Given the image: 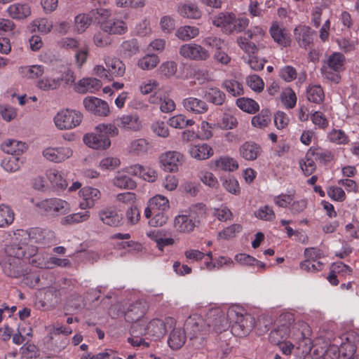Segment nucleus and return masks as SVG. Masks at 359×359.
Masks as SVG:
<instances>
[{
  "mask_svg": "<svg viewBox=\"0 0 359 359\" xmlns=\"http://www.w3.org/2000/svg\"><path fill=\"white\" fill-rule=\"evenodd\" d=\"M249 20L245 18H236L235 14L228 12L219 13L212 19V24L221 27L226 34L241 32L248 26Z\"/></svg>",
  "mask_w": 359,
  "mask_h": 359,
  "instance_id": "obj_1",
  "label": "nucleus"
},
{
  "mask_svg": "<svg viewBox=\"0 0 359 359\" xmlns=\"http://www.w3.org/2000/svg\"><path fill=\"white\" fill-rule=\"evenodd\" d=\"M296 325L293 314L281 315L278 325H276L269 333V341L275 345L286 340L290 332L296 327Z\"/></svg>",
  "mask_w": 359,
  "mask_h": 359,
  "instance_id": "obj_2",
  "label": "nucleus"
},
{
  "mask_svg": "<svg viewBox=\"0 0 359 359\" xmlns=\"http://www.w3.org/2000/svg\"><path fill=\"white\" fill-rule=\"evenodd\" d=\"M264 32L261 27H256L248 30L243 36L238 39V44L241 48L247 53L249 56L255 54L261 46L260 42L263 39Z\"/></svg>",
  "mask_w": 359,
  "mask_h": 359,
  "instance_id": "obj_3",
  "label": "nucleus"
},
{
  "mask_svg": "<svg viewBox=\"0 0 359 359\" xmlns=\"http://www.w3.org/2000/svg\"><path fill=\"white\" fill-rule=\"evenodd\" d=\"M31 202L37 207L41 212L52 215H65L69 211V204L60 198H48L35 202L34 198Z\"/></svg>",
  "mask_w": 359,
  "mask_h": 359,
  "instance_id": "obj_4",
  "label": "nucleus"
},
{
  "mask_svg": "<svg viewBox=\"0 0 359 359\" xmlns=\"http://www.w3.org/2000/svg\"><path fill=\"white\" fill-rule=\"evenodd\" d=\"M110 15V11L102 8L92 10L89 14H79L75 18V30L82 33L90 25L93 20L98 23L100 22V17L107 18Z\"/></svg>",
  "mask_w": 359,
  "mask_h": 359,
  "instance_id": "obj_5",
  "label": "nucleus"
},
{
  "mask_svg": "<svg viewBox=\"0 0 359 359\" xmlns=\"http://www.w3.org/2000/svg\"><path fill=\"white\" fill-rule=\"evenodd\" d=\"M83 118L81 112L65 109L59 111L54 118L55 126L60 130H69L79 126Z\"/></svg>",
  "mask_w": 359,
  "mask_h": 359,
  "instance_id": "obj_6",
  "label": "nucleus"
},
{
  "mask_svg": "<svg viewBox=\"0 0 359 359\" xmlns=\"http://www.w3.org/2000/svg\"><path fill=\"white\" fill-rule=\"evenodd\" d=\"M184 161V156L177 151H168L159 156L160 167L165 172H175Z\"/></svg>",
  "mask_w": 359,
  "mask_h": 359,
  "instance_id": "obj_7",
  "label": "nucleus"
},
{
  "mask_svg": "<svg viewBox=\"0 0 359 359\" xmlns=\"http://www.w3.org/2000/svg\"><path fill=\"white\" fill-rule=\"evenodd\" d=\"M175 325L172 318H166L165 320L154 319L147 325V334L154 337L156 339H161Z\"/></svg>",
  "mask_w": 359,
  "mask_h": 359,
  "instance_id": "obj_8",
  "label": "nucleus"
},
{
  "mask_svg": "<svg viewBox=\"0 0 359 359\" xmlns=\"http://www.w3.org/2000/svg\"><path fill=\"white\" fill-rule=\"evenodd\" d=\"M179 53L186 59L196 61L206 60L210 57L208 51L201 45L196 43L182 45L180 48Z\"/></svg>",
  "mask_w": 359,
  "mask_h": 359,
  "instance_id": "obj_9",
  "label": "nucleus"
},
{
  "mask_svg": "<svg viewBox=\"0 0 359 359\" xmlns=\"http://www.w3.org/2000/svg\"><path fill=\"white\" fill-rule=\"evenodd\" d=\"M83 103L86 109L95 116H107L110 112L107 102L97 97H86Z\"/></svg>",
  "mask_w": 359,
  "mask_h": 359,
  "instance_id": "obj_10",
  "label": "nucleus"
},
{
  "mask_svg": "<svg viewBox=\"0 0 359 359\" xmlns=\"http://www.w3.org/2000/svg\"><path fill=\"white\" fill-rule=\"evenodd\" d=\"M101 29L109 34L114 35H122L128 32V27L124 21L119 19H108L100 17Z\"/></svg>",
  "mask_w": 359,
  "mask_h": 359,
  "instance_id": "obj_11",
  "label": "nucleus"
},
{
  "mask_svg": "<svg viewBox=\"0 0 359 359\" xmlns=\"http://www.w3.org/2000/svg\"><path fill=\"white\" fill-rule=\"evenodd\" d=\"M84 143L94 149H107L111 145V140L107 135L98 131L97 133L86 134L83 136Z\"/></svg>",
  "mask_w": 359,
  "mask_h": 359,
  "instance_id": "obj_12",
  "label": "nucleus"
},
{
  "mask_svg": "<svg viewBox=\"0 0 359 359\" xmlns=\"http://www.w3.org/2000/svg\"><path fill=\"white\" fill-rule=\"evenodd\" d=\"M253 318L249 316L236 314V319L231 327V332L238 337L246 336L252 328Z\"/></svg>",
  "mask_w": 359,
  "mask_h": 359,
  "instance_id": "obj_13",
  "label": "nucleus"
},
{
  "mask_svg": "<svg viewBox=\"0 0 359 359\" xmlns=\"http://www.w3.org/2000/svg\"><path fill=\"white\" fill-rule=\"evenodd\" d=\"M114 123L125 130L137 131L141 128V121L135 114L123 115L114 119Z\"/></svg>",
  "mask_w": 359,
  "mask_h": 359,
  "instance_id": "obj_14",
  "label": "nucleus"
},
{
  "mask_svg": "<svg viewBox=\"0 0 359 359\" xmlns=\"http://www.w3.org/2000/svg\"><path fill=\"white\" fill-rule=\"evenodd\" d=\"M81 196L83 201L80 203V207L82 209L90 208L95 205V203L100 198V191L95 188L84 187L81 191Z\"/></svg>",
  "mask_w": 359,
  "mask_h": 359,
  "instance_id": "obj_15",
  "label": "nucleus"
},
{
  "mask_svg": "<svg viewBox=\"0 0 359 359\" xmlns=\"http://www.w3.org/2000/svg\"><path fill=\"white\" fill-rule=\"evenodd\" d=\"M198 224L194 215H178L175 219V228L179 232L189 233Z\"/></svg>",
  "mask_w": 359,
  "mask_h": 359,
  "instance_id": "obj_16",
  "label": "nucleus"
},
{
  "mask_svg": "<svg viewBox=\"0 0 359 359\" xmlns=\"http://www.w3.org/2000/svg\"><path fill=\"white\" fill-rule=\"evenodd\" d=\"M262 151L260 145L253 142H245L239 148V153L242 158L247 161H254Z\"/></svg>",
  "mask_w": 359,
  "mask_h": 359,
  "instance_id": "obj_17",
  "label": "nucleus"
},
{
  "mask_svg": "<svg viewBox=\"0 0 359 359\" xmlns=\"http://www.w3.org/2000/svg\"><path fill=\"white\" fill-rule=\"evenodd\" d=\"M182 104L186 110L195 114H204L208 109L205 101L194 97L184 99Z\"/></svg>",
  "mask_w": 359,
  "mask_h": 359,
  "instance_id": "obj_18",
  "label": "nucleus"
},
{
  "mask_svg": "<svg viewBox=\"0 0 359 359\" xmlns=\"http://www.w3.org/2000/svg\"><path fill=\"white\" fill-rule=\"evenodd\" d=\"M99 217L104 224L111 226H118L122 224V216L112 208L102 210L99 212Z\"/></svg>",
  "mask_w": 359,
  "mask_h": 359,
  "instance_id": "obj_19",
  "label": "nucleus"
},
{
  "mask_svg": "<svg viewBox=\"0 0 359 359\" xmlns=\"http://www.w3.org/2000/svg\"><path fill=\"white\" fill-rule=\"evenodd\" d=\"M102 87V82L95 78H84L81 79L75 87L76 92L85 94L93 93Z\"/></svg>",
  "mask_w": 359,
  "mask_h": 359,
  "instance_id": "obj_20",
  "label": "nucleus"
},
{
  "mask_svg": "<svg viewBox=\"0 0 359 359\" xmlns=\"http://www.w3.org/2000/svg\"><path fill=\"white\" fill-rule=\"evenodd\" d=\"M270 34L273 40L278 44L287 46L290 43V39L287 30L280 27L277 22L273 23L270 28Z\"/></svg>",
  "mask_w": 359,
  "mask_h": 359,
  "instance_id": "obj_21",
  "label": "nucleus"
},
{
  "mask_svg": "<svg viewBox=\"0 0 359 359\" xmlns=\"http://www.w3.org/2000/svg\"><path fill=\"white\" fill-rule=\"evenodd\" d=\"M203 320L198 316H189L185 321L184 329L191 335L190 338L196 337L203 330Z\"/></svg>",
  "mask_w": 359,
  "mask_h": 359,
  "instance_id": "obj_22",
  "label": "nucleus"
},
{
  "mask_svg": "<svg viewBox=\"0 0 359 359\" xmlns=\"http://www.w3.org/2000/svg\"><path fill=\"white\" fill-rule=\"evenodd\" d=\"M119 54L124 58H130L140 52V45L137 39H131L121 43Z\"/></svg>",
  "mask_w": 359,
  "mask_h": 359,
  "instance_id": "obj_23",
  "label": "nucleus"
},
{
  "mask_svg": "<svg viewBox=\"0 0 359 359\" xmlns=\"http://www.w3.org/2000/svg\"><path fill=\"white\" fill-rule=\"evenodd\" d=\"M109 77L123 76L126 72L125 64L118 58H108L105 61Z\"/></svg>",
  "mask_w": 359,
  "mask_h": 359,
  "instance_id": "obj_24",
  "label": "nucleus"
},
{
  "mask_svg": "<svg viewBox=\"0 0 359 359\" xmlns=\"http://www.w3.org/2000/svg\"><path fill=\"white\" fill-rule=\"evenodd\" d=\"M1 149L8 154L20 155L27 149L25 142L16 140H7L1 145Z\"/></svg>",
  "mask_w": 359,
  "mask_h": 359,
  "instance_id": "obj_25",
  "label": "nucleus"
},
{
  "mask_svg": "<svg viewBox=\"0 0 359 359\" xmlns=\"http://www.w3.org/2000/svg\"><path fill=\"white\" fill-rule=\"evenodd\" d=\"M190 155L197 160H205L213 155V150L207 144L192 145L189 148Z\"/></svg>",
  "mask_w": 359,
  "mask_h": 359,
  "instance_id": "obj_26",
  "label": "nucleus"
},
{
  "mask_svg": "<svg viewBox=\"0 0 359 359\" xmlns=\"http://www.w3.org/2000/svg\"><path fill=\"white\" fill-rule=\"evenodd\" d=\"M205 99L215 105H222L226 100V95L220 89L212 87L206 89L204 93Z\"/></svg>",
  "mask_w": 359,
  "mask_h": 359,
  "instance_id": "obj_27",
  "label": "nucleus"
},
{
  "mask_svg": "<svg viewBox=\"0 0 359 359\" xmlns=\"http://www.w3.org/2000/svg\"><path fill=\"white\" fill-rule=\"evenodd\" d=\"M144 314V308L140 302L131 304L125 313L126 320L129 323L140 321Z\"/></svg>",
  "mask_w": 359,
  "mask_h": 359,
  "instance_id": "obj_28",
  "label": "nucleus"
},
{
  "mask_svg": "<svg viewBox=\"0 0 359 359\" xmlns=\"http://www.w3.org/2000/svg\"><path fill=\"white\" fill-rule=\"evenodd\" d=\"M8 12L14 19H25L31 14L30 7L27 4H15L9 6Z\"/></svg>",
  "mask_w": 359,
  "mask_h": 359,
  "instance_id": "obj_29",
  "label": "nucleus"
},
{
  "mask_svg": "<svg viewBox=\"0 0 359 359\" xmlns=\"http://www.w3.org/2000/svg\"><path fill=\"white\" fill-rule=\"evenodd\" d=\"M184 331L181 329H173L171 332L168 343L172 349L180 348L185 342Z\"/></svg>",
  "mask_w": 359,
  "mask_h": 359,
  "instance_id": "obj_30",
  "label": "nucleus"
},
{
  "mask_svg": "<svg viewBox=\"0 0 359 359\" xmlns=\"http://www.w3.org/2000/svg\"><path fill=\"white\" fill-rule=\"evenodd\" d=\"M294 34L302 47L306 48L311 41V29L309 27L302 26L295 28Z\"/></svg>",
  "mask_w": 359,
  "mask_h": 359,
  "instance_id": "obj_31",
  "label": "nucleus"
},
{
  "mask_svg": "<svg viewBox=\"0 0 359 359\" xmlns=\"http://www.w3.org/2000/svg\"><path fill=\"white\" fill-rule=\"evenodd\" d=\"M344 56L340 53H332L327 60L324 62L323 67H330L335 71H341L344 66Z\"/></svg>",
  "mask_w": 359,
  "mask_h": 359,
  "instance_id": "obj_32",
  "label": "nucleus"
},
{
  "mask_svg": "<svg viewBox=\"0 0 359 359\" xmlns=\"http://www.w3.org/2000/svg\"><path fill=\"white\" fill-rule=\"evenodd\" d=\"M198 34L199 30L197 27L186 25L178 28L175 36L182 41H189L197 36Z\"/></svg>",
  "mask_w": 359,
  "mask_h": 359,
  "instance_id": "obj_33",
  "label": "nucleus"
},
{
  "mask_svg": "<svg viewBox=\"0 0 359 359\" xmlns=\"http://www.w3.org/2000/svg\"><path fill=\"white\" fill-rule=\"evenodd\" d=\"M160 62V59L155 54H147L139 59L137 62L138 67L143 70H150L154 69Z\"/></svg>",
  "mask_w": 359,
  "mask_h": 359,
  "instance_id": "obj_34",
  "label": "nucleus"
},
{
  "mask_svg": "<svg viewBox=\"0 0 359 359\" xmlns=\"http://www.w3.org/2000/svg\"><path fill=\"white\" fill-rule=\"evenodd\" d=\"M180 14L187 18L198 19L201 16V12L196 4H184L179 7Z\"/></svg>",
  "mask_w": 359,
  "mask_h": 359,
  "instance_id": "obj_35",
  "label": "nucleus"
},
{
  "mask_svg": "<svg viewBox=\"0 0 359 359\" xmlns=\"http://www.w3.org/2000/svg\"><path fill=\"white\" fill-rule=\"evenodd\" d=\"M151 208L154 212L164 211L166 212L169 209V201L167 198L161 195H156L151 198L149 201Z\"/></svg>",
  "mask_w": 359,
  "mask_h": 359,
  "instance_id": "obj_36",
  "label": "nucleus"
},
{
  "mask_svg": "<svg viewBox=\"0 0 359 359\" xmlns=\"http://www.w3.org/2000/svg\"><path fill=\"white\" fill-rule=\"evenodd\" d=\"M222 87L234 97L243 94L242 84L236 80H224L222 83Z\"/></svg>",
  "mask_w": 359,
  "mask_h": 359,
  "instance_id": "obj_37",
  "label": "nucleus"
},
{
  "mask_svg": "<svg viewBox=\"0 0 359 359\" xmlns=\"http://www.w3.org/2000/svg\"><path fill=\"white\" fill-rule=\"evenodd\" d=\"M236 105L243 111L250 114H255L259 110V104L250 98H238L236 100Z\"/></svg>",
  "mask_w": 359,
  "mask_h": 359,
  "instance_id": "obj_38",
  "label": "nucleus"
},
{
  "mask_svg": "<svg viewBox=\"0 0 359 359\" xmlns=\"http://www.w3.org/2000/svg\"><path fill=\"white\" fill-rule=\"evenodd\" d=\"M215 165L217 168L225 171H234L238 168V162L229 157H221L215 161Z\"/></svg>",
  "mask_w": 359,
  "mask_h": 359,
  "instance_id": "obj_39",
  "label": "nucleus"
},
{
  "mask_svg": "<svg viewBox=\"0 0 359 359\" xmlns=\"http://www.w3.org/2000/svg\"><path fill=\"white\" fill-rule=\"evenodd\" d=\"M114 186L127 189H133L136 187V182L129 176L124 174H118L114 179Z\"/></svg>",
  "mask_w": 359,
  "mask_h": 359,
  "instance_id": "obj_40",
  "label": "nucleus"
},
{
  "mask_svg": "<svg viewBox=\"0 0 359 359\" xmlns=\"http://www.w3.org/2000/svg\"><path fill=\"white\" fill-rule=\"evenodd\" d=\"M308 156H313L316 160H319L324 163L330 162L333 157L330 151L313 147L309 149Z\"/></svg>",
  "mask_w": 359,
  "mask_h": 359,
  "instance_id": "obj_41",
  "label": "nucleus"
},
{
  "mask_svg": "<svg viewBox=\"0 0 359 359\" xmlns=\"http://www.w3.org/2000/svg\"><path fill=\"white\" fill-rule=\"evenodd\" d=\"M306 97L309 102L320 103L324 98V92L320 86L310 87L306 91Z\"/></svg>",
  "mask_w": 359,
  "mask_h": 359,
  "instance_id": "obj_42",
  "label": "nucleus"
},
{
  "mask_svg": "<svg viewBox=\"0 0 359 359\" xmlns=\"http://www.w3.org/2000/svg\"><path fill=\"white\" fill-rule=\"evenodd\" d=\"M20 354L24 359L37 358L40 351L34 344L26 343L20 348Z\"/></svg>",
  "mask_w": 359,
  "mask_h": 359,
  "instance_id": "obj_43",
  "label": "nucleus"
},
{
  "mask_svg": "<svg viewBox=\"0 0 359 359\" xmlns=\"http://www.w3.org/2000/svg\"><path fill=\"white\" fill-rule=\"evenodd\" d=\"M271 120V112L269 109H263L252 118V124L258 128L266 127Z\"/></svg>",
  "mask_w": 359,
  "mask_h": 359,
  "instance_id": "obj_44",
  "label": "nucleus"
},
{
  "mask_svg": "<svg viewBox=\"0 0 359 359\" xmlns=\"http://www.w3.org/2000/svg\"><path fill=\"white\" fill-rule=\"evenodd\" d=\"M14 219V214L12 210L4 205H0V227H4L11 224Z\"/></svg>",
  "mask_w": 359,
  "mask_h": 359,
  "instance_id": "obj_45",
  "label": "nucleus"
},
{
  "mask_svg": "<svg viewBox=\"0 0 359 359\" xmlns=\"http://www.w3.org/2000/svg\"><path fill=\"white\" fill-rule=\"evenodd\" d=\"M356 351V346L350 341L344 342L339 348V353L343 359H351Z\"/></svg>",
  "mask_w": 359,
  "mask_h": 359,
  "instance_id": "obj_46",
  "label": "nucleus"
},
{
  "mask_svg": "<svg viewBox=\"0 0 359 359\" xmlns=\"http://www.w3.org/2000/svg\"><path fill=\"white\" fill-rule=\"evenodd\" d=\"M22 164L23 161L20 158L11 156L7 161H3L2 166L7 172H14L19 170Z\"/></svg>",
  "mask_w": 359,
  "mask_h": 359,
  "instance_id": "obj_47",
  "label": "nucleus"
},
{
  "mask_svg": "<svg viewBox=\"0 0 359 359\" xmlns=\"http://www.w3.org/2000/svg\"><path fill=\"white\" fill-rule=\"evenodd\" d=\"M37 86L43 90H55L60 87V79L43 78L38 81Z\"/></svg>",
  "mask_w": 359,
  "mask_h": 359,
  "instance_id": "obj_48",
  "label": "nucleus"
},
{
  "mask_svg": "<svg viewBox=\"0 0 359 359\" xmlns=\"http://www.w3.org/2000/svg\"><path fill=\"white\" fill-rule=\"evenodd\" d=\"M90 217L89 212L86 211L83 213H74L62 218V224H71L86 221Z\"/></svg>",
  "mask_w": 359,
  "mask_h": 359,
  "instance_id": "obj_49",
  "label": "nucleus"
},
{
  "mask_svg": "<svg viewBox=\"0 0 359 359\" xmlns=\"http://www.w3.org/2000/svg\"><path fill=\"white\" fill-rule=\"evenodd\" d=\"M148 143L144 139H137L131 142L129 147V151L139 154L145 153L147 151Z\"/></svg>",
  "mask_w": 359,
  "mask_h": 359,
  "instance_id": "obj_50",
  "label": "nucleus"
},
{
  "mask_svg": "<svg viewBox=\"0 0 359 359\" xmlns=\"http://www.w3.org/2000/svg\"><path fill=\"white\" fill-rule=\"evenodd\" d=\"M161 74L168 78L175 74L177 72V64L174 61H167L162 63L159 67Z\"/></svg>",
  "mask_w": 359,
  "mask_h": 359,
  "instance_id": "obj_51",
  "label": "nucleus"
},
{
  "mask_svg": "<svg viewBox=\"0 0 359 359\" xmlns=\"http://www.w3.org/2000/svg\"><path fill=\"white\" fill-rule=\"evenodd\" d=\"M168 216L164 211L154 212V217L149 220L151 226H162L168 222Z\"/></svg>",
  "mask_w": 359,
  "mask_h": 359,
  "instance_id": "obj_52",
  "label": "nucleus"
},
{
  "mask_svg": "<svg viewBox=\"0 0 359 359\" xmlns=\"http://www.w3.org/2000/svg\"><path fill=\"white\" fill-rule=\"evenodd\" d=\"M246 82L248 86L256 92H261L264 89V83L262 79L257 75L249 76L246 79Z\"/></svg>",
  "mask_w": 359,
  "mask_h": 359,
  "instance_id": "obj_53",
  "label": "nucleus"
},
{
  "mask_svg": "<svg viewBox=\"0 0 359 359\" xmlns=\"http://www.w3.org/2000/svg\"><path fill=\"white\" fill-rule=\"evenodd\" d=\"M313 156H308V152L306 155V161H299L300 167L306 176L311 175L316 170V164L312 158Z\"/></svg>",
  "mask_w": 359,
  "mask_h": 359,
  "instance_id": "obj_54",
  "label": "nucleus"
},
{
  "mask_svg": "<svg viewBox=\"0 0 359 359\" xmlns=\"http://www.w3.org/2000/svg\"><path fill=\"white\" fill-rule=\"evenodd\" d=\"M118 126L114 124H100L96 127V130L101 133L109 136L114 137L118 135Z\"/></svg>",
  "mask_w": 359,
  "mask_h": 359,
  "instance_id": "obj_55",
  "label": "nucleus"
},
{
  "mask_svg": "<svg viewBox=\"0 0 359 359\" xmlns=\"http://www.w3.org/2000/svg\"><path fill=\"white\" fill-rule=\"evenodd\" d=\"M256 217L270 221L275 218V214L272 208L268 205L260 208L257 211L255 212Z\"/></svg>",
  "mask_w": 359,
  "mask_h": 359,
  "instance_id": "obj_56",
  "label": "nucleus"
},
{
  "mask_svg": "<svg viewBox=\"0 0 359 359\" xmlns=\"http://www.w3.org/2000/svg\"><path fill=\"white\" fill-rule=\"evenodd\" d=\"M279 76L286 82H290L297 78V73L293 67L287 65L280 70Z\"/></svg>",
  "mask_w": 359,
  "mask_h": 359,
  "instance_id": "obj_57",
  "label": "nucleus"
},
{
  "mask_svg": "<svg viewBox=\"0 0 359 359\" xmlns=\"http://www.w3.org/2000/svg\"><path fill=\"white\" fill-rule=\"evenodd\" d=\"M323 263L316 261L314 262L312 260H305L300 263V268L308 272H316L320 271L323 268Z\"/></svg>",
  "mask_w": 359,
  "mask_h": 359,
  "instance_id": "obj_58",
  "label": "nucleus"
},
{
  "mask_svg": "<svg viewBox=\"0 0 359 359\" xmlns=\"http://www.w3.org/2000/svg\"><path fill=\"white\" fill-rule=\"evenodd\" d=\"M23 72L29 79L38 78L43 74L44 67L41 65L26 67L24 68Z\"/></svg>",
  "mask_w": 359,
  "mask_h": 359,
  "instance_id": "obj_59",
  "label": "nucleus"
},
{
  "mask_svg": "<svg viewBox=\"0 0 359 359\" xmlns=\"http://www.w3.org/2000/svg\"><path fill=\"white\" fill-rule=\"evenodd\" d=\"M321 74L323 76L329 81H333L336 83H338L341 79V76L339 75V72L341 71H335L330 67H325L322 66Z\"/></svg>",
  "mask_w": 359,
  "mask_h": 359,
  "instance_id": "obj_60",
  "label": "nucleus"
},
{
  "mask_svg": "<svg viewBox=\"0 0 359 359\" xmlns=\"http://www.w3.org/2000/svg\"><path fill=\"white\" fill-rule=\"evenodd\" d=\"M48 177L50 182L57 188L61 189L67 188V182L58 171L50 172Z\"/></svg>",
  "mask_w": 359,
  "mask_h": 359,
  "instance_id": "obj_61",
  "label": "nucleus"
},
{
  "mask_svg": "<svg viewBox=\"0 0 359 359\" xmlns=\"http://www.w3.org/2000/svg\"><path fill=\"white\" fill-rule=\"evenodd\" d=\"M329 138L331 142L339 144L348 142V137L344 132L341 130H333L330 133Z\"/></svg>",
  "mask_w": 359,
  "mask_h": 359,
  "instance_id": "obj_62",
  "label": "nucleus"
},
{
  "mask_svg": "<svg viewBox=\"0 0 359 359\" xmlns=\"http://www.w3.org/2000/svg\"><path fill=\"white\" fill-rule=\"evenodd\" d=\"M205 215V205L203 203H196L190 208V214L189 215H194L198 223L200 222Z\"/></svg>",
  "mask_w": 359,
  "mask_h": 359,
  "instance_id": "obj_63",
  "label": "nucleus"
},
{
  "mask_svg": "<svg viewBox=\"0 0 359 359\" xmlns=\"http://www.w3.org/2000/svg\"><path fill=\"white\" fill-rule=\"evenodd\" d=\"M282 100L284 105H285L289 109H292L296 104L297 97L294 91H292L291 89H289L287 91H285L283 93Z\"/></svg>",
  "mask_w": 359,
  "mask_h": 359,
  "instance_id": "obj_64",
  "label": "nucleus"
}]
</instances>
